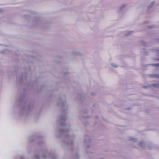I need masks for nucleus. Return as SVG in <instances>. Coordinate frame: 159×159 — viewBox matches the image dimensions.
<instances>
[{
	"mask_svg": "<svg viewBox=\"0 0 159 159\" xmlns=\"http://www.w3.org/2000/svg\"><path fill=\"white\" fill-rule=\"evenodd\" d=\"M154 4H155V2H151L150 5L148 6V9L151 8L153 6V5H154Z\"/></svg>",
	"mask_w": 159,
	"mask_h": 159,
	"instance_id": "obj_1",
	"label": "nucleus"
},
{
	"mask_svg": "<svg viewBox=\"0 0 159 159\" xmlns=\"http://www.w3.org/2000/svg\"><path fill=\"white\" fill-rule=\"evenodd\" d=\"M111 66L112 67H118V66L117 65H116L114 64V63H112L111 64Z\"/></svg>",
	"mask_w": 159,
	"mask_h": 159,
	"instance_id": "obj_2",
	"label": "nucleus"
},
{
	"mask_svg": "<svg viewBox=\"0 0 159 159\" xmlns=\"http://www.w3.org/2000/svg\"><path fill=\"white\" fill-rule=\"evenodd\" d=\"M153 65L155 66H159V64H153Z\"/></svg>",
	"mask_w": 159,
	"mask_h": 159,
	"instance_id": "obj_3",
	"label": "nucleus"
},
{
	"mask_svg": "<svg viewBox=\"0 0 159 159\" xmlns=\"http://www.w3.org/2000/svg\"><path fill=\"white\" fill-rule=\"evenodd\" d=\"M129 140L131 141H134L135 140V139L133 138H130Z\"/></svg>",
	"mask_w": 159,
	"mask_h": 159,
	"instance_id": "obj_4",
	"label": "nucleus"
},
{
	"mask_svg": "<svg viewBox=\"0 0 159 159\" xmlns=\"http://www.w3.org/2000/svg\"><path fill=\"white\" fill-rule=\"evenodd\" d=\"M95 93L94 92H92L90 93V95L92 96H93L95 95Z\"/></svg>",
	"mask_w": 159,
	"mask_h": 159,
	"instance_id": "obj_5",
	"label": "nucleus"
},
{
	"mask_svg": "<svg viewBox=\"0 0 159 159\" xmlns=\"http://www.w3.org/2000/svg\"><path fill=\"white\" fill-rule=\"evenodd\" d=\"M141 142H140V143H139V144H140V145H141Z\"/></svg>",
	"mask_w": 159,
	"mask_h": 159,
	"instance_id": "obj_6",
	"label": "nucleus"
},
{
	"mask_svg": "<svg viewBox=\"0 0 159 159\" xmlns=\"http://www.w3.org/2000/svg\"><path fill=\"white\" fill-rule=\"evenodd\" d=\"M158 54H159V51H158ZM158 60H159V59H158Z\"/></svg>",
	"mask_w": 159,
	"mask_h": 159,
	"instance_id": "obj_7",
	"label": "nucleus"
},
{
	"mask_svg": "<svg viewBox=\"0 0 159 159\" xmlns=\"http://www.w3.org/2000/svg\"><path fill=\"white\" fill-rule=\"evenodd\" d=\"M82 96L83 97L84 96V95H83Z\"/></svg>",
	"mask_w": 159,
	"mask_h": 159,
	"instance_id": "obj_8",
	"label": "nucleus"
}]
</instances>
